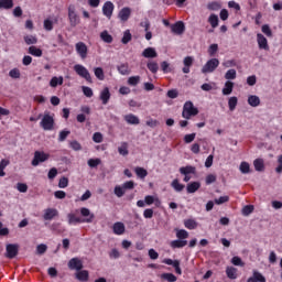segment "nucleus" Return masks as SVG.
<instances>
[{"label":"nucleus","mask_w":282,"mask_h":282,"mask_svg":"<svg viewBox=\"0 0 282 282\" xmlns=\"http://www.w3.org/2000/svg\"><path fill=\"white\" fill-rule=\"evenodd\" d=\"M208 23L212 25V28H217L219 25V17H217V14H210L208 18Z\"/></svg>","instance_id":"38"},{"label":"nucleus","mask_w":282,"mask_h":282,"mask_svg":"<svg viewBox=\"0 0 282 282\" xmlns=\"http://www.w3.org/2000/svg\"><path fill=\"white\" fill-rule=\"evenodd\" d=\"M82 91L86 98H91V96H94V90L88 86H83Z\"/></svg>","instance_id":"55"},{"label":"nucleus","mask_w":282,"mask_h":282,"mask_svg":"<svg viewBox=\"0 0 282 282\" xmlns=\"http://www.w3.org/2000/svg\"><path fill=\"white\" fill-rule=\"evenodd\" d=\"M102 140H104L102 133H100V132H95V133L93 134V141H95L96 144H100V142H102Z\"/></svg>","instance_id":"61"},{"label":"nucleus","mask_w":282,"mask_h":282,"mask_svg":"<svg viewBox=\"0 0 282 282\" xmlns=\"http://www.w3.org/2000/svg\"><path fill=\"white\" fill-rule=\"evenodd\" d=\"M247 282H265V276L261 272L253 270L252 276Z\"/></svg>","instance_id":"18"},{"label":"nucleus","mask_w":282,"mask_h":282,"mask_svg":"<svg viewBox=\"0 0 282 282\" xmlns=\"http://www.w3.org/2000/svg\"><path fill=\"white\" fill-rule=\"evenodd\" d=\"M171 186L176 193H182L184 191V184L180 183L177 178L172 181Z\"/></svg>","instance_id":"34"},{"label":"nucleus","mask_w":282,"mask_h":282,"mask_svg":"<svg viewBox=\"0 0 282 282\" xmlns=\"http://www.w3.org/2000/svg\"><path fill=\"white\" fill-rule=\"evenodd\" d=\"M69 186V178L68 177H62L58 182V188H67Z\"/></svg>","instance_id":"57"},{"label":"nucleus","mask_w":282,"mask_h":282,"mask_svg":"<svg viewBox=\"0 0 282 282\" xmlns=\"http://www.w3.org/2000/svg\"><path fill=\"white\" fill-rule=\"evenodd\" d=\"M140 76H131L128 78V85H130V87H135L140 83Z\"/></svg>","instance_id":"47"},{"label":"nucleus","mask_w":282,"mask_h":282,"mask_svg":"<svg viewBox=\"0 0 282 282\" xmlns=\"http://www.w3.org/2000/svg\"><path fill=\"white\" fill-rule=\"evenodd\" d=\"M119 155H129V143L122 142L120 147L118 148Z\"/></svg>","instance_id":"30"},{"label":"nucleus","mask_w":282,"mask_h":282,"mask_svg":"<svg viewBox=\"0 0 282 282\" xmlns=\"http://www.w3.org/2000/svg\"><path fill=\"white\" fill-rule=\"evenodd\" d=\"M75 50L78 56H80V58L83 59L87 58V54L89 52V48H87V44H85L84 42H77L75 44Z\"/></svg>","instance_id":"8"},{"label":"nucleus","mask_w":282,"mask_h":282,"mask_svg":"<svg viewBox=\"0 0 282 282\" xmlns=\"http://www.w3.org/2000/svg\"><path fill=\"white\" fill-rule=\"evenodd\" d=\"M161 279H164L165 281H169V282L177 281V276H175V274H173V273H163L161 275Z\"/></svg>","instance_id":"51"},{"label":"nucleus","mask_w":282,"mask_h":282,"mask_svg":"<svg viewBox=\"0 0 282 282\" xmlns=\"http://www.w3.org/2000/svg\"><path fill=\"white\" fill-rule=\"evenodd\" d=\"M24 42L26 45H36L39 43V39L35 35H26L24 36Z\"/></svg>","instance_id":"42"},{"label":"nucleus","mask_w":282,"mask_h":282,"mask_svg":"<svg viewBox=\"0 0 282 282\" xmlns=\"http://www.w3.org/2000/svg\"><path fill=\"white\" fill-rule=\"evenodd\" d=\"M69 226H74L76 224H83V218L77 217L76 214H68L67 215Z\"/></svg>","instance_id":"26"},{"label":"nucleus","mask_w":282,"mask_h":282,"mask_svg":"<svg viewBox=\"0 0 282 282\" xmlns=\"http://www.w3.org/2000/svg\"><path fill=\"white\" fill-rule=\"evenodd\" d=\"M68 268L70 270H78V271H80V270H83V261H80V259H78V258H73L68 262Z\"/></svg>","instance_id":"17"},{"label":"nucleus","mask_w":282,"mask_h":282,"mask_svg":"<svg viewBox=\"0 0 282 282\" xmlns=\"http://www.w3.org/2000/svg\"><path fill=\"white\" fill-rule=\"evenodd\" d=\"M68 19L72 28H76V25L80 23V19L78 18V14H76V9H74V7L68 8Z\"/></svg>","instance_id":"9"},{"label":"nucleus","mask_w":282,"mask_h":282,"mask_svg":"<svg viewBox=\"0 0 282 282\" xmlns=\"http://www.w3.org/2000/svg\"><path fill=\"white\" fill-rule=\"evenodd\" d=\"M123 120L128 123V124H140V118H138V116L133 115V113H129L123 117Z\"/></svg>","instance_id":"20"},{"label":"nucleus","mask_w":282,"mask_h":282,"mask_svg":"<svg viewBox=\"0 0 282 282\" xmlns=\"http://www.w3.org/2000/svg\"><path fill=\"white\" fill-rule=\"evenodd\" d=\"M239 171L240 173H242L243 175H248V173H250V163L248 162H241L240 166H239Z\"/></svg>","instance_id":"39"},{"label":"nucleus","mask_w":282,"mask_h":282,"mask_svg":"<svg viewBox=\"0 0 282 282\" xmlns=\"http://www.w3.org/2000/svg\"><path fill=\"white\" fill-rule=\"evenodd\" d=\"M100 39L104 41V43H113V36L109 34V31H102L100 33Z\"/></svg>","instance_id":"31"},{"label":"nucleus","mask_w":282,"mask_h":282,"mask_svg":"<svg viewBox=\"0 0 282 282\" xmlns=\"http://www.w3.org/2000/svg\"><path fill=\"white\" fill-rule=\"evenodd\" d=\"M116 197H123L126 189L122 185H116L113 191Z\"/></svg>","instance_id":"44"},{"label":"nucleus","mask_w":282,"mask_h":282,"mask_svg":"<svg viewBox=\"0 0 282 282\" xmlns=\"http://www.w3.org/2000/svg\"><path fill=\"white\" fill-rule=\"evenodd\" d=\"M187 243L188 241L186 240L177 239V240H173L170 246L171 248H184V246H186Z\"/></svg>","instance_id":"40"},{"label":"nucleus","mask_w":282,"mask_h":282,"mask_svg":"<svg viewBox=\"0 0 282 282\" xmlns=\"http://www.w3.org/2000/svg\"><path fill=\"white\" fill-rule=\"evenodd\" d=\"M219 67V59L218 58H212L206 62V64L202 68L203 74H213L215 69Z\"/></svg>","instance_id":"6"},{"label":"nucleus","mask_w":282,"mask_h":282,"mask_svg":"<svg viewBox=\"0 0 282 282\" xmlns=\"http://www.w3.org/2000/svg\"><path fill=\"white\" fill-rule=\"evenodd\" d=\"M44 30H46V32H52V30H54V21L51 19L44 20Z\"/></svg>","instance_id":"52"},{"label":"nucleus","mask_w":282,"mask_h":282,"mask_svg":"<svg viewBox=\"0 0 282 282\" xmlns=\"http://www.w3.org/2000/svg\"><path fill=\"white\" fill-rule=\"evenodd\" d=\"M131 39H132L131 31L127 30L123 32L121 43H123V45H127V43H129L131 41Z\"/></svg>","instance_id":"48"},{"label":"nucleus","mask_w":282,"mask_h":282,"mask_svg":"<svg viewBox=\"0 0 282 282\" xmlns=\"http://www.w3.org/2000/svg\"><path fill=\"white\" fill-rule=\"evenodd\" d=\"M94 74L98 80H105V70L102 67H95Z\"/></svg>","instance_id":"36"},{"label":"nucleus","mask_w":282,"mask_h":282,"mask_svg":"<svg viewBox=\"0 0 282 282\" xmlns=\"http://www.w3.org/2000/svg\"><path fill=\"white\" fill-rule=\"evenodd\" d=\"M199 113V110L195 105H193V101H186L183 106L182 111V118H185V120H191L194 116H197Z\"/></svg>","instance_id":"1"},{"label":"nucleus","mask_w":282,"mask_h":282,"mask_svg":"<svg viewBox=\"0 0 282 282\" xmlns=\"http://www.w3.org/2000/svg\"><path fill=\"white\" fill-rule=\"evenodd\" d=\"M99 99L101 100L102 105H108L109 100H111V91H109V87H105L100 94Z\"/></svg>","instance_id":"14"},{"label":"nucleus","mask_w":282,"mask_h":282,"mask_svg":"<svg viewBox=\"0 0 282 282\" xmlns=\"http://www.w3.org/2000/svg\"><path fill=\"white\" fill-rule=\"evenodd\" d=\"M40 126L42 129H44V131H52V129H54V116L50 115V112H46L43 116Z\"/></svg>","instance_id":"2"},{"label":"nucleus","mask_w":282,"mask_h":282,"mask_svg":"<svg viewBox=\"0 0 282 282\" xmlns=\"http://www.w3.org/2000/svg\"><path fill=\"white\" fill-rule=\"evenodd\" d=\"M13 6L14 2L12 0H0V9L3 8L4 10H10Z\"/></svg>","instance_id":"43"},{"label":"nucleus","mask_w":282,"mask_h":282,"mask_svg":"<svg viewBox=\"0 0 282 282\" xmlns=\"http://www.w3.org/2000/svg\"><path fill=\"white\" fill-rule=\"evenodd\" d=\"M19 254V245H7V258L14 259Z\"/></svg>","instance_id":"16"},{"label":"nucleus","mask_w":282,"mask_h":282,"mask_svg":"<svg viewBox=\"0 0 282 282\" xmlns=\"http://www.w3.org/2000/svg\"><path fill=\"white\" fill-rule=\"evenodd\" d=\"M76 279L83 282L89 281V272L87 270L78 271L76 273Z\"/></svg>","instance_id":"28"},{"label":"nucleus","mask_w":282,"mask_h":282,"mask_svg":"<svg viewBox=\"0 0 282 282\" xmlns=\"http://www.w3.org/2000/svg\"><path fill=\"white\" fill-rule=\"evenodd\" d=\"M254 210V206L252 205H247L242 208V215H245L246 217H248V215H250L252 212Z\"/></svg>","instance_id":"63"},{"label":"nucleus","mask_w":282,"mask_h":282,"mask_svg":"<svg viewBox=\"0 0 282 282\" xmlns=\"http://www.w3.org/2000/svg\"><path fill=\"white\" fill-rule=\"evenodd\" d=\"M200 186H202V184L199 182H192L186 187L187 193H189V194L197 193V191H199Z\"/></svg>","instance_id":"27"},{"label":"nucleus","mask_w":282,"mask_h":282,"mask_svg":"<svg viewBox=\"0 0 282 282\" xmlns=\"http://www.w3.org/2000/svg\"><path fill=\"white\" fill-rule=\"evenodd\" d=\"M225 78L226 80H235V78H237V70L234 68L227 70V73L225 74Z\"/></svg>","instance_id":"46"},{"label":"nucleus","mask_w":282,"mask_h":282,"mask_svg":"<svg viewBox=\"0 0 282 282\" xmlns=\"http://www.w3.org/2000/svg\"><path fill=\"white\" fill-rule=\"evenodd\" d=\"M186 30V25H184V22L177 21L176 23L171 25V32L173 34H176L177 36L184 34Z\"/></svg>","instance_id":"10"},{"label":"nucleus","mask_w":282,"mask_h":282,"mask_svg":"<svg viewBox=\"0 0 282 282\" xmlns=\"http://www.w3.org/2000/svg\"><path fill=\"white\" fill-rule=\"evenodd\" d=\"M176 237L177 239L182 240V239H188V231H186L185 229H177L176 230Z\"/></svg>","instance_id":"50"},{"label":"nucleus","mask_w":282,"mask_h":282,"mask_svg":"<svg viewBox=\"0 0 282 282\" xmlns=\"http://www.w3.org/2000/svg\"><path fill=\"white\" fill-rule=\"evenodd\" d=\"M238 102H239V99L237 97H230L228 99L229 110L235 111V109H237V104Z\"/></svg>","instance_id":"41"},{"label":"nucleus","mask_w":282,"mask_h":282,"mask_svg":"<svg viewBox=\"0 0 282 282\" xmlns=\"http://www.w3.org/2000/svg\"><path fill=\"white\" fill-rule=\"evenodd\" d=\"M253 166L258 173H263V171H265V161H263V159H256Z\"/></svg>","instance_id":"21"},{"label":"nucleus","mask_w":282,"mask_h":282,"mask_svg":"<svg viewBox=\"0 0 282 282\" xmlns=\"http://www.w3.org/2000/svg\"><path fill=\"white\" fill-rule=\"evenodd\" d=\"M234 88H235V83L227 80L223 88V96H230V94H232Z\"/></svg>","instance_id":"24"},{"label":"nucleus","mask_w":282,"mask_h":282,"mask_svg":"<svg viewBox=\"0 0 282 282\" xmlns=\"http://www.w3.org/2000/svg\"><path fill=\"white\" fill-rule=\"evenodd\" d=\"M121 186H123L124 191H133V188H135V183L133 181H128L123 183Z\"/></svg>","instance_id":"59"},{"label":"nucleus","mask_w":282,"mask_h":282,"mask_svg":"<svg viewBox=\"0 0 282 282\" xmlns=\"http://www.w3.org/2000/svg\"><path fill=\"white\" fill-rule=\"evenodd\" d=\"M147 67H148V69H150V72L152 74H158V69H160V66L158 65L156 62H149L147 64Z\"/></svg>","instance_id":"45"},{"label":"nucleus","mask_w":282,"mask_h":282,"mask_svg":"<svg viewBox=\"0 0 282 282\" xmlns=\"http://www.w3.org/2000/svg\"><path fill=\"white\" fill-rule=\"evenodd\" d=\"M147 127H150L151 129H155V127H158V124H160V122L155 119H148L145 122Z\"/></svg>","instance_id":"62"},{"label":"nucleus","mask_w":282,"mask_h":282,"mask_svg":"<svg viewBox=\"0 0 282 282\" xmlns=\"http://www.w3.org/2000/svg\"><path fill=\"white\" fill-rule=\"evenodd\" d=\"M184 226L187 230H195V228H197V223L195 219H186L184 220Z\"/></svg>","instance_id":"37"},{"label":"nucleus","mask_w":282,"mask_h":282,"mask_svg":"<svg viewBox=\"0 0 282 282\" xmlns=\"http://www.w3.org/2000/svg\"><path fill=\"white\" fill-rule=\"evenodd\" d=\"M112 230L115 235L120 236V235H124L126 227L122 223L118 221L113 224Z\"/></svg>","instance_id":"22"},{"label":"nucleus","mask_w":282,"mask_h":282,"mask_svg":"<svg viewBox=\"0 0 282 282\" xmlns=\"http://www.w3.org/2000/svg\"><path fill=\"white\" fill-rule=\"evenodd\" d=\"M195 171L196 169L193 165H186V166L180 167L181 175H195Z\"/></svg>","instance_id":"23"},{"label":"nucleus","mask_w":282,"mask_h":282,"mask_svg":"<svg viewBox=\"0 0 282 282\" xmlns=\"http://www.w3.org/2000/svg\"><path fill=\"white\" fill-rule=\"evenodd\" d=\"M275 173H282V154L278 155V165L275 167Z\"/></svg>","instance_id":"64"},{"label":"nucleus","mask_w":282,"mask_h":282,"mask_svg":"<svg viewBox=\"0 0 282 282\" xmlns=\"http://www.w3.org/2000/svg\"><path fill=\"white\" fill-rule=\"evenodd\" d=\"M74 72H76L77 76H80V78H84L85 80H87V83H91V74L89 73L87 67L80 64H76L74 66Z\"/></svg>","instance_id":"5"},{"label":"nucleus","mask_w":282,"mask_h":282,"mask_svg":"<svg viewBox=\"0 0 282 282\" xmlns=\"http://www.w3.org/2000/svg\"><path fill=\"white\" fill-rule=\"evenodd\" d=\"M54 217H58V209L56 208H46L44 210L43 219L45 221H52Z\"/></svg>","instance_id":"13"},{"label":"nucleus","mask_w":282,"mask_h":282,"mask_svg":"<svg viewBox=\"0 0 282 282\" xmlns=\"http://www.w3.org/2000/svg\"><path fill=\"white\" fill-rule=\"evenodd\" d=\"M142 56L144 58H158V52L155 51L154 47H148L143 50Z\"/></svg>","instance_id":"19"},{"label":"nucleus","mask_w":282,"mask_h":282,"mask_svg":"<svg viewBox=\"0 0 282 282\" xmlns=\"http://www.w3.org/2000/svg\"><path fill=\"white\" fill-rule=\"evenodd\" d=\"M131 18V8L124 7L118 13V19L122 21V23H127Z\"/></svg>","instance_id":"12"},{"label":"nucleus","mask_w":282,"mask_h":282,"mask_svg":"<svg viewBox=\"0 0 282 282\" xmlns=\"http://www.w3.org/2000/svg\"><path fill=\"white\" fill-rule=\"evenodd\" d=\"M29 54H31V56H36L37 58H41V56H43V51L36 46H30Z\"/></svg>","instance_id":"29"},{"label":"nucleus","mask_w":282,"mask_h":282,"mask_svg":"<svg viewBox=\"0 0 282 282\" xmlns=\"http://www.w3.org/2000/svg\"><path fill=\"white\" fill-rule=\"evenodd\" d=\"M101 162L102 161L100 159H89L88 166H90V169H96V166H99Z\"/></svg>","instance_id":"58"},{"label":"nucleus","mask_w":282,"mask_h":282,"mask_svg":"<svg viewBox=\"0 0 282 282\" xmlns=\"http://www.w3.org/2000/svg\"><path fill=\"white\" fill-rule=\"evenodd\" d=\"M69 147L73 149V151H83V145H80V142L76 140L69 141Z\"/></svg>","instance_id":"53"},{"label":"nucleus","mask_w":282,"mask_h":282,"mask_svg":"<svg viewBox=\"0 0 282 282\" xmlns=\"http://www.w3.org/2000/svg\"><path fill=\"white\" fill-rule=\"evenodd\" d=\"M118 72L119 74H121V76H127L130 74L129 66L127 64H121L120 66H118Z\"/></svg>","instance_id":"49"},{"label":"nucleus","mask_w":282,"mask_h":282,"mask_svg":"<svg viewBox=\"0 0 282 282\" xmlns=\"http://www.w3.org/2000/svg\"><path fill=\"white\" fill-rule=\"evenodd\" d=\"M248 105H250V107H259L261 105V99L259 96L250 95L248 97Z\"/></svg>","instance_id":"25"},{"label":"nucleus","mask_w":282,"mask_h":282,"mask_svg":"<svg viewBox=\"0 0 282 282\" xmlns=\"http://www.w3.org/2000/svg\"><path fill=\"white\" fill-rule=\"evenodd\" d=\"M9 76L10 78H21V70H19V68H12L9 72Z\"/></svg>","instance_id":"60"},{"label":"nucleus","mask_w":282,"mask_h":282,"mask_svg":"<svg viewBox=\"0 0 282 282\" xmlns=\"http://www.w3.org/2000/svg\"><path fill=\"white\" fill-rule=\"evenodd\" d=\"M134 173L138 177H140V180H144V177L149 175V172L144 170V167H140V166L134 169Z\"/></svg>","instance_id":"33"},{"label":"nucleus","mask_w":282,"mask_h":282,"mask_svg":"<svg viewBox=\"0 0 282 282\" xmlns=\"http://www.w3.org/2000/svg\"><path fill=\"white\" fill-rule=\"evenodd\" d=\"M152 204H155V206H160L162 202H160V198H158V196H151V195L145 196L144 200L137 202V206L139 208H144L145 206H151Z\"/></svg>","instance_id":"3"},{"label":"nucleus","mask_w":282,"mask_h":282,"mask_svg":"<svg viewBox=\"0 0 282 282\" xmlns=\"http://www.w3.org/2000/svg\"><path fill=\"white\" fill-rule=\"evenodd\" d=\"M207 8L213 11L221 10V4L217 1H212L207 4Z\"/></svg>","instance_id":"54"},{"label":"nucleus","mask_w":282,"mask_h":282,"mask_svg":"<svg viewBox=\"0 0 282 282\" xmlns=\"http://www.w3.org/2000/svg\"><path fill=\"white\" fill-rule=\"evenodd\" d=\"M50 160V154L43 151H35L33 160L31 162L32 166H39V164H43V162H47Z\"/></svg>","instance_id":"4"},{"label":"nucleus","mask_w":282,"mask_h":282,"mask_svg":"<svg viewBox=\"0 0 282 282\" xmlns=\"http://www.w3.org/2000/svg\"><path fill=\"white\" fill-rule=\"evenodd\" d=\"M79 213L82 215V224H91L95 219V215L91 213V210H89V208L86 207H82L79 209Z\"/></svg>","instance_id":"7"},{"label":"nucleus","mask_w":282,"mask_h":282,"mask_svg":"<svg viewBox=\"0 0 282 282\" xmlns=\"http://www.w3.org/2000/svg\"><path fill=\"white\" fill-rule=\"evenodd\" d=\"M231 263L232 265H238L240 268H243L246 265V263H243V260H241V258L235 256L232 259H231Z\"/></svg>","instance_id":"56"},{"label":"nucleus","mask_w":282,"mask_h":282,"mask_svg":"<svg viewBox=\"0 0 282 282\" xmlns=\"http://www.w3.org/2000/svg\"><path fill=\"white\" fill-rule=\"evenodd\" d=\"M226 274H227L228 279H231V280L237 279V268L227 267L226 268Z\"/></svg>","instance_id":"32"},{"label":"nucleus","mask_w":282,"mask_h":282,"mask_svg":"<svg viewBox=\"0 0 282 282\" xmlns=\"http://www.w3.org/2000/svg\"><path fill=\"white\" fill-rule=\"evenodd\" d=\"M113 2L111 1H107L106 3H104V7H102V13L105 17H107V19H110L113 14Z\"/></svg>","instance_id":"15"},{"label":"nucleus","mask_w":282,"mask_h":282,"mask_svg":"<svg viewBox=\"0 0 282 282\" xmlns=\"http://www.w3.org/2000/svg\"><path fill=\"white\" fill-rule=\"evenodd\" d=\"M257 43H258L259 50H264L265 52L270 50V45L268 44V39L261 33L257 34Z\"/></svg>","instance_id":"11"},{"label":"nucleus","mask_w":282,"mask_h":282,"mask_svg":"<svg viewBox=\"0 0 282 282\" xmlns=\"http://www.w3.org/2000/svg\"><path fill=\"white\" fill-rule=\"evenodd\" d=\"M63 82H64L63 76H59V77L54 76L50 80V86L51 87H58V85H63Z\"/></svg>","instance_id":"35"}]
</instances>
